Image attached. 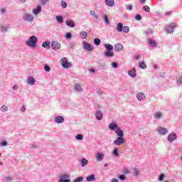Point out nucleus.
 Instances as JSON below:
<instances>
[{"mask_svg": "<svg viewBox=\"0 0 182 182\" xmlns=\"http://www.w3.org/2000/svg\"><path fill=\"white\" fill-rule=\"evenodd\" d=\"M116 134L118 136L113 142L114 146H122L124 144V134H123V130L118 129L116 132Z\"/></svg>", "mask_w": 182, "mask_h": 182, "instance_id": "nucleus-1", "label": "nucleus"}, {"mask_svg": "<svg viewBox=\"0 0 182 182\" xmlns=\"http://www.w3.org/2000/svg\"><path fill=\"white\" fill-rule=\"evenodd\" d=\"M26 45L29 48H36V45H38V37L36 36H31L26 41Z\"/></svg>", "mask_w": 182, "mask_h": 182, "instance_id": "nucleus-2", "label": "nucleus"}, {"mask_svg": "<svg viewBox=\"0 0 182 182\" xmlns=\"http://www.w3.org/2000/svg\"><path fill=\"white\" fill-rule=\"evenodd\" d=\"M117 32H123L124 33H129L130 28L129 26H123V23H118L117 25Z\"/></svg>", "mask_w": 182, "mask_h": 182, "instance_id": "nucleus-3", "label": "nucleus"}, {"mask_svg": "<svg viewBox=\"0 0 182 182\" xmlns=\"http://www.w3.org/2000/svg\"><path fill=\"white\" fill-rule=\"evenodd\" d=\"M60 63L64 69H69V68H72V63L68 62V58H63L60 60Z\"/></svg>", "mask_w": 182, "mask_h": 182, "instance_id": "nucleus-4", "label": "nucleus"}, {"mask_svg": "<svg viewBox=\"0 0 182 182\" xmlns=\"http://www.w3.org/2000/svg\"><path fill=\"white\" fill-rule=\"evenodd\" d=\"M22 18L24 22H33L35 19L33 15L28 13H25L24 14H23Z\"/></svg>", "mask_w": 182, "mask_h": 182, "instance_id": "nucleus-5", "label": "nucleus"}, {"mask_svg": "<svg viewBox=\"0 0 182 182\" xmlns=\"http://www.w3.org/2000/svg\"><path fill=\"white\" fill-rule=\"evenodd\" d=\"M174 28H176V24L172 22L169 26L165 27V32H166V33H173V32H174Z\"/></svg>", "mask_w": 182, "mask_h": 182, "instance_id": "nucleus-6", "label": "nucleus"}, {"mask_svg": "<svg viewBox=\"0 0 182 182\" xmlns=\"http://www.w3.org/2000/svg\"><path fill=\"white\" fill-rule=\"evenodd\" d=\"M95 160L98 162L103 161V160H105V153L97 151L95 153Z\"/></svg>", "mask_w": 182, "mask_h": 182, "instance_id": "nucleus-7", "label": "nucleus"}, {"mask_svg": "<svg viewBox=\"0 0 182 182\" xmlns=\"http://www.w3.org/2000/svg\"><path fill=\"white\" fill-rule=\"evenodd\" d=\"M58 182H70V176L68 173H63L60 176Z\"/></svg>", "mask_w": 182, "mask_h": 182, "instance_id": "nucleus-8", "label": "nucleus"}, {"mask_svg": "<svg viewBox=\"0 0 182 182\" xmlns=\"http://www.w3.org/2000/svg\"><path fill=\"white\" fill-rule=\"evenodd\" d=\"M108 128L109 129V130H112L113 132H117V130H122V129H120V127H119V125L116 123H111L108 125Z\"/></svg>", "mask_w": 182, "mask_h": 182, "instance_id": "nucleus-9", "label": "nucleus"}, {"mask_svg": "<svg viewBox=\"0 0 182 182\" xmlns=\"http://www.w3.org/2000/svg\"><path fill=\"white\" fill-rule=\"evenodd\" d=\"M156 132L161 136H166V134L168 133V130L166 128L162 127H159V128L156 129Z\"/></svg>", "mask_w": 182, "mask_h": 182, "instance_id": "nucleus-10", "label": "nucleus"}, {"mask_svg": "<svg viewBox=\"0 0 182 182\" xmlns=\"http://www.w3.org/2000/svg\"><path fill=\"white\" fill-rule=\"evenodd\" d=\"M82 46H83V49H85V50H87L88 52H92V50H93V46H92V45L89 44L86 41H83Z\"/></svg>", "mask_w": 182, "mask_h": 182, "instance_id": "nucleus-11", "label": "nucleus"}, {"mask_svg": "<svg viewBox=\"0 0 182 182\" xmlns=\"http://www.w3.org/2000/svg\"><path fill=\"white\" fill-rule=\"evenodd\" d=\"M167 140L168 141H170V143H173L174 140H177V134L174 132L169 134L167 137Z\"/></svg>", "mask_w": 182, "mask_h": 182, "instance_id": "nucleus-12", "label": "nucleus"}, {"mask_svg": "<svg viewBox=\"0 0 182 182\" xmlns=\"http://www.w3.org/2000/svg\"><path fill=\"white\" fill-rule=\"evenodd\" d=\"M55 123L58 124H60L62 123H65V118L63 116L58 115L55 117L54 118Z\"/></svg>", "mask_w": 182, "mask_h": 182, "instance_id": "nucleus-13", "label": "nucleus"}, {"mask_svg": "<svg viewBox=\"0 0 182 182\" xmlns=\"http://www.w3.org/2000/svg\"><path fill=\"white\" fill-rule=\"evenodd\" d=\"M60 43L58 41H53L51 43V48L53 50H59L60 49Z\"/></svg>", "mask_w": 182, "mask_h": 182, "instance_id": "nucleus-14", "label": "nucleus"}, {"mask_svg": "<svg viewBox=\"0 0 182 182\" xmlns=\"http://www.w3.org/2000/svg\"><path fill=\"white\" fill-rule=\"evenodd\" d=\"M163 117H164V115H163V112H161L157 111L154 114V118L156 119V120H160L163 119Z\"/></svg>", "mask_w": 182, "mask_h": 182, "instance_id": "nucleus-15", "label": "nucleus"}, {"mask_svg": "<svg viewBox=\"0 0 182 182\" xmlns=\"http://www.w3.org/2000/svg\"><path fill=\"white\" fill-rule=\"evenodd\" d=\"M95 118L97 120H102L103 119V112L100 110H97L95 112Z\"/></svg>", "mask_w": 182, "mask_h": 182, "instance_id": "nucleus-16", "label": "nucleus"}, {"mask_svg": "<svg viewBox=\"0 0 182 182\" xmlns=\"http://www.w3.org/2000/svg\"><path fill=\"white\" fill-rule=\"evenodd\" d=\"M65 25H67V26H69V28H75V26H76L75 21L70 19L65 21Z\"/></svg>", "mask_w": 182, "mask_h": 182, "instance_id": "nucleus-17", "label": "nucleus"}, {"mask_svg": "<svg viewBox=\"0 0 182 182\" xmlns=\"http://www.w3.org/2000/svg\"><path fill=\"white\" fill-rule=\"evenodd\" d=\"M128 75L130 76V77H136V76H137V74L136 73V68H133L132 70H130L128 72Z\"/></svg>", "mask_w": 182, "mask_h": 182, "instance_id": "nucleus-18", "label": "nucleus"}, {"mask_svg": "<svg viewBox=\"0 0 182 182\" xmlns=\"http://www.w3.org/2000/svg\"><path fill=\"white\" fill-rule=\"evenodd\" d=\"M35 82H36V80L32 76H30L27 78L28 85H31V86H33V85H35Z\"/></svg>", "mask_w": 182, "mask_h": 182, "instance_id": "nucleus-19", "label": "nucleus"}, {"mask_svg": "<svg viewBox=\"0 0 182 182\" xmlns=\"http://www.w3.org/2000/svg\"><path fill=\"white\" fill-rule=\"evenodd\" d=\"M114 50L116 52H121V50H123V45L120 43H117L114 45Z\"/></svg>", "mask_w": 182, "mask_h": 182, "instance_id": "nucleus-20", "label": "nucleus"}, {"mask_svg": "<svg viewBox=\"0 0 182 182\" xmlns=\"http://www.w3.org/2000/svg\"><path fill=\"white\" fill-rule=\"evenodd\" d=\"M80 164H81V167H86V166L89 164V161H87V159H86L85 158H82L80 161Z\"/></svg>", "mask_w": 182, "mask_h": 182, "instance_id": "nucleus-21", "label": "nucleus"}, {"mask_svg": "<svg viewBox=\"0 0 182 182\" xmlns=\"http://www.w3.org/2000/svg\"><path fill=\"white\" fill-rule=\"evenodd\" d=\"M41 12H42V6L40 5L33 10V14H34V15H38V14H41Z\"/></svg>", "mask_w": 182, "mask_h": 182, "instance_id": "nucleus-22", "label": "nucleus"}, {"mask_svg": "<svg viewBox=\"0 0 182 182\" xmlns=\"http://www.w3.org/2000/svg\"><path fill=\"white\" fill-rule=\"evenodd\" d=\"M105 4L109 7L114 6V0H105Z\"/></svg>", "mask_w": 182, "mask_h": 182, "instance_id": "nucleus-23", "label": "nucleus"}, {"mask_svg": "<svg viewBox=\"0 0 182 182\" xmlns=\"http://www.w3.org/2000/svg\"><path fill=\"white\" fill-rule=\"evenodd\" d=\"M136 98L139 102H141V100L146 98V95L143 92H139L136 95Z\"/></svg>", "mask_w": 182, "mask_h": 182, "instance_id": "nucleus-24", "label": "nucleus"}, {"mask_svg": "<svg viewBox=\"0 0 182 182\" xmlns=\"http://www.w3.org/2000/svg\"><path fill=\"white\" fill-rule=\"evenodd\" d=\"M74 90L80 93V92H83V88L82 87V85L76 84L74 87Z\"/></svg>", "mask_w": 182, "mask_h": 182, "instance_id": "nucleus-25", "label": "nucleus"}, {"mask_svg": "<svg viewBox=\"0 0 182 182\" xmlns=\"http://www.w3.org/2000/svg\"><path fill=\"white\" fill-rule=\"evenodd\" d=\"M42 47L45 49H50V41H46L42 43Z\"/></svg>", "mask_w": 182, "mask_h": 182, "instance_id": "nucleus-26", "label": "nucleus"}, {"mask_svg": "<svg viewBox=\"0 0 182 182\" xmlns=\"http://www.w3.org/2000/svg\"><path fill=\"white\" fill-rule=\"evenodd\" d=\"M104 48H105L106 52L112 51L114 49L112 44H104Z\"/></svg>", "mask_w": 182, "mask_h": 182, "instance_id": "nucleus-27", "label": "nucleus"}, {"mask_svg": "<svg viewBox=\"0 0 182 182\" xmlns=\"http://www.w3.org/2000/svg\"><path fill=\"white\" fill-rule=\"evenodd\" d=\"M104 56H105V58H113V56H114V53L113 51H105L104 53Z\"/></svg>", "mask_w": 182, "mask_h": 182, "instance_id": "nucleus-28", "label": "nucleus"}, {"mask_svg": "<svg viewBox=\"0 0 182 182\" xmlns=\"http://www.w3.org/2000/svg\"><path fill=\"white\" fill-rule=\"evenodd\" d=\"M148 43L149 45H150V46H151L152 48H156V46H157V43H156V41H154L153 39L149 38L148 39Z\"/></svg>", "mask_w": 182, "mask_h": 182, "instance_id": "nucleus-29", "label": "nucleus"}, {"mask_svg": "<svg viewBox=\"0 0 182 182\" xmlns=\"http://www.w3.org/2000/svg\"><path fill=\"white\" fill-rule=\"evenodd\" d=\"M133 171V176L134 177H139V176H140V169L139 168H134Z\"/></svg>", "mask_w": 182, "mask_h": 182, "instance_id": "nucleus-30", "label": "nucleus"}, {"mask_svg": "<svg viewBox=\"0 0 182 182\" xmlns=\"http://www.w3.org/2000/svg\"><path fill=\"white\" fill-rule=\"evenodd\" d=\"M112 155L114 157H119V149L117 147L114 148Z\"/></svg>", "mask_w": 182, "mask_h": 182, "instance_id": "nucleus-31", "label": "nucleus"}, {"mask_svg": "<svg viewBox=\"0 0 182 182\" xmlns=\"http://www.w3.org/2000/svg\"><path fill=\"white\" fill-rule=\"evenodd\" d=\"M96 180V178L95 177V175L91 174L86 178L87 181H95Z\"/></svg>", "mask_w": 182, "mask_h": 182, "instance_id": "nucleus-32", "label": "nucleus"}, {"mask_svg": "<svg viewBox=\"0 0 182 182\" xmlns=\"http://www.w3.org/2000/svg\"><path fill=\"white\" fill-rule=\"evenodd\" d=\"M90 15L92 16L95 19H99V15L96 14V12L95 11H90Z\"/></svg>", "mask_w": 182, "mask_h": 182, "instance_id": "nucleus-33", "label": "nucleus"}, {"mask_svg": "<svg viewBox=\"0 0 182 182\" xmlns=\"http://www.w3.org/2000/svg\"><path fill=\"white\" fill-rule=\"evenodd\" d=\"M80 36H81V39H86L87 38V33L86 31H81Z\"/></svg>", "mask_w": 182, "mask_h": 182, "instance_id": "nucleus-34", "label": "nucleus"}, {"mask_svg": "<svg viewBox=\"0 0 182 182\" xmlns=\"http://www.w3.org/2000/svg\"><path fill=\"white\" fill-rule=\"evenodd\" d=\"M0 110L3 113H5V112H8V110H9V108L6 105H2Z\"/></svg>", "mask_w": 182, "mask_h": 182, "instance_id": "nucleus-35", "label": "nucleus"}, {"mask_svg": "<svg viewBox=\"0 0 182 182\" xmlns=\"http://www.w3.org/2000/svg\"><path fill=\"white\" fill-rule=\"evenodd\" d=\"M102 19H104L105 25H110V21H109V17H107V15H104L102 16Z\"/></svg>", "mask_w": 182, "mask_h": 182, "instance_id": "nucleus-36", "label": "nucleus"}, {"mask_svg": "<svg viewBox=\"0 0 182 182\" xmlns=\"http://www.w3.org/2000/svg\"><path fill=\"white\" fill-rule=\"evenodd\" d=\"M139 67L141 68V69H146L147 68V65H146L144 63V62H140L139 63Z\"/></svg>", "mask_w": 182, "mask_h": 182, "instance_id": "nucleus-37", "label": "nucleus"}, {"mask_svg": "<svg viewBox=\"0 0 182 182\" xmlns=\"http://www.w3.org/2000/svg\"><path fill=\"white\" fill-rule=\"evenodd\" d=\"M56 19H57V21L58 22V23H63V16H57Z\"/></svg>", "mask_w": 182, "mask_h": 182, "instance_id": "nucleus-38", "label": "nucleus"}, {"mask_svg": "<svg viewBox=\"0 0 182 182\" xmlns=\"http://www.w3.org/2000/svg\"><path fill=\"white\" fill-rule=\"evenodd\" d=\"M94 43L97 46H99V45H100V43H102V41H100V39H99V38H95L94 39Z\"/></svg>", "mask_w": 182, "mask_h": 182, "instance_id": "nucleus-39", "label": "nucleus"}, {"mask_svg": "<svg viewBox=\"0 0 182 182\" xmlns=\"http://www.w3.org/2000/svg\"><path fill=\"white\" fill-rule=\"evenodd\" d=\"M8 29H9V27H8V26H1V32H6Z\"/></svg>", "mask_w": 182, "mask_h": 182, "instance_id": "nucleus-40", "label": "nucleus"}, {"mask_svg": "<svg viewBox=\"0 0 182 182\" xmlns=\"http://www.w3.org/2000/svg\"><path fill=\"white\" fill-rule=\"evenodd\" d=\"M83 181V176H79L76 178L73 182H82Z\"/></svg>", "mask_w": 182, "mask_h": 182, "instance_id": "nucleus-41", "label": "nucleus"}, {"mask_svg": "<svg viewBox=\"0 0 182 182\" xmlns=\"http://www.w3.org/2000/svg\"><path fill=\"white\" fill-rule=\"evenodd\" d=\"M142 9L145 12H150V7L149 6H144Z\"/></svg>", "mask_w": 182, "mask_h": 182, "instance_id": "nucleus-42", "label": "nucleus"}, {"mask_svg": "<svg viewBox=\"0 0 182 182\" xmlns=\"http://www.w3.org/2000/svg\"><path fill=\"white\" fill-rule=\"evenodd\" d=\"M82 139H83V135H82V134H79L75 136L76 140H82Z\"/></svg>", "mask_w": 182, "mask_h": 182, "instance_id": "nucleus-43", "label": "nucleus"}, {"mask_svg": "<svg viewBox=\"0 0 182 182\" xmlns=\"http://www.w3.org/2000/svg\"><path fill=\"white\" fill-rule=\"evenodd\" d=\"M44 70L46 72H50V67L48 64H46L44 65Z\"/></svg>", "mask_w": 182, "mask_h": 182, "instance_id": "nucleus-44", "label": "nucleus"}, {"mask_svg": "<svg viewBox=\"0 0 182 182\" xmlns=\"http://www.w3.org/2000/svg\"><path fill=\"white\" fill-rule=\"evenodd\" d=\"M4 180L6 182H11L13 178L11 176H6Z\"/></svg>", "mask_w": 182, "mask_h": 182, "instance_id": "nucleus-45", "label": "nucleus"}, {"mask_svg": "<svg viewBox=\"0 0 182 182\" xmlns=\"http://www.w3.org/2000/svg\"><path fill=\"white\" fill-rule=\"evenodd\" d=\"M112 68L116 69V68H119V64L116 62H112Z\"/></svg>", "mask_w": 182, "mask_h": 182, "instance_id": "nucleus-46", "label": "nucleus"}, {"mask_svg": "<svg viewBox=\"0 0 182 182\" xmlns=\"http://www.w3.org/2000/svg\"><path fill=\"white\" fill-rule=\"evenodd\" d=\"M61 6L63 8H68V4L66 3V1H61Z\"/></svg>", "mask_w": 182, "mask_h": 182, "instance_id": "nucleus-47", "label": "nucleus"}, {"mask_svg": "<svg viewBox=\"0 0 182 182\" xmlns=\"http://www.w3.org/2000/svg\"><path fill=\"white\" fill-rule=\"evenodd\" d=\"M0 146H1V147H5L6 146H8V142L6 141H2Z\"/></svg>", "mask_w": 182, "mask_h": 182, "instance_id": "nucleus-48", "label": "nucleus"}, {"mask_svg": "<svg viewBox=\"0 0 182 182\" xmlns=\"http://www.w3.org/2000/svg\"><path fill=\"white\" fill-rule=\"evenodd\" d=\"M164 177H166L163 173L160 174L159 176V181H163L164 180Z\"/></svg>", "mask_w": 182, "mask_h": 182, "instance_id": "nucleus-49", "label": "nucleus"}, {"mask_svg": "<svg viewBox=\"0 0 182 182\" xmlns=\"http://www.w3.org/2000/svg\"><path fill=\"white\" fill-rule=\"evenodd\" d=\"M176 83H177V85H182V78H181V77H178V79L176 80Z\"/></svg>", "mask_w": 182, "mask_h": 182, "instance_id": "nucleus-50", "label": "nucleus"}, {"mask_svg": "<svg viewBox=\"0 0 182 182\" xmlns=\"http://www.w3.org/2000/svg\"><path fill=\"white\" fill-rule=\"evenodd\" d=\"M135 19H136V21H141V15H140V14H136V15L135 16Z\"/></svg>", "mask_w": 182, "mask_h": 182, "instance_id": "nucleus-51", "label": "nucleus"}, {"mask_svg": "<svg viewBox=\"0 0 182 182\" xmlns=\"http://www.w3.org/2000/svg\"><path fill=\"white\" fill-rule=\"evenodd\" d=\"M119 180L123 181L126 180V176L125 175H119Z\"/></svg>", "mask_w": 182, "mask_h": 182, "instance_id": "nucleus-52", "label": "nucleus"}, {"mask_svg": "<svg viewBox=\"0 0 182 182\" xmlns=\"http://www.w3.org/2000/svg\"><path fill=\"white\" fill-rule=\"evenodd\" d=\"M66 39H70L72 38V33H67L65 34Z\"/></svg>", "mask_w": 182, "mask_h": 182, "instance_id": "nucleus-53", "label": "nucleus"}, {"mask_svg": "<svg viewBox=\"0 0 182 182\" xmlns=\"http://www.w3.org/2000/svg\"><path fill=\"white\" fill-rule=\"evenodd\" d=\"M20 110L22 113H25V112H26V107H25V105H22Z\"/></svg>", "mask_w": 182, "mask_h": 182, "instance_id": "nucleus-54", "label": "nucleus"}, {"mask_svg": "<svg viewBox=\"0 0 182 182\" xmlns=\"http://www.w3.org/2000/svg\"><path fill=\"white\" fill-rule=\"evenodd\" d=\"M145 33L146 35H151V33H153V31H151V29L146 30Z\"/></svg>", "mask_w": 182, "mask_h": 182, "instance_id": "nucleus-55", "label": "nucleus"}, {"mask_svg": "<svg viewBox=\"0 0 182 182\" xmlns=\"http://www.w3.org/2000/svg\"><path fill=\"white\" fill-rule=\"evenodd\" d=\"M127 9L128 11H132V9H133V6H132V4L128 5V6H127Z\"/></svg>", "mask_w": 182, "mask_h": 182, "instance_id": "nucleus-56", "label": "nucleus"}, {"mask_svg": "<svg viewBox=\"0 0 182 182\" xmlns=\"http://www.w3.org/2000/svg\"><path fill=\"white\" fill-rule=\"evenodd\" d=\"M69 46L71 49H73V48H75V43L70 42L69 44Z\"/></svg>", "mask_w": 182, "mask_h": 182, "instance_id": "nucleus-57", "label": "nucleus"}, {"mask_svg": "<svg viewBox=\"0 0 182 182\" xmlns=\"http://www.w3.org/2000/svg\"><path fill=\"white\" fill-rule=\"evenodd\" d=\"M97 95H99V96H103V92L102 91V90H98L97 91Z\"/></svg>", "mask_w": 182, "mask_h": 182, "instance_id": "nucleus-58", "label": "nucleus"}, {"mask_svg": "<svg viewBox=\"0 0 182 182\" xmlns=\"http://www.w3.org/2000/svg\"><path fill=\"white\" fill-rule=\"evenodd\" d=\"M48 3V0H41V5H45V4Z\"/></svg>", "mask_w": 182, "mask_h": 182, "instance_id": "nucleus-59", "label": "nucleus"}, {"mask_svg": "<svg viewBox=\"0 0 182 182\" xmlns=\"http://www.w3.org/2000/svg\"><path fill=\"white\" fill-rule=\"evenodd\" d=\"M0 12L1 14H5L6 12V10L5 9H1Z\"/></svg>", "mask_w": 182, "mask_h": 182, "instance_id": "nucleus-60", "label": "nucleus"}, {"mask_svg": "<svg viewBox=\"0 0 182 182\" xmlns=\"http://www.w3.org/2000/svg\"><path fill=\"white\" fill-rule=\"evenodd\" d=\"M111 182H119V179L114 178L112 179Z\"/></svg>", "mask_w": 182, "mask_h": 182, "instance_id": "nucleus-61", "label": "nucleus"}, {"mask_svg": "<svg viewBox=\"0 0 182 182\" xmlns=\"http://www.w3.org/2000/svg\"><path fill=\"white\" fill-rule=\"evenodd\" d=\"M18 85H14L13 87L14 90H18Z\"/></svg>", "mask_w": 182, "mask_h": 182, "instance_id": "nucleus-62", "label": "nucleus"}, {"mask_svg": "<svg viewBox=\"0 0 182 182\" xmlns=\"http://www.w3.org/2000/svg\"><path fill=\"white\" fill-rule=\"evenodd\" d=\"M166 16H168V15H171V11H168L165 14Z\"/></svg>", "mask_w": 182, "mask_h": 182, "instance_id": "nucleus-63", "label": "nucleus"}, {"mask_svg": "<svg viewBox=\"0 0 182 182\" xmlns=\"http://www.w3.org/2000/svg\"><path fill=\"white\" fill-rule=\"evenodd\" d=\"M136 60H139L140 59V55H135Z\"/></svg>", "mask_w": 182, "mask_h": 182, "instance_id": "nucleus-64", "label": "nucleus"}]
</instances>
